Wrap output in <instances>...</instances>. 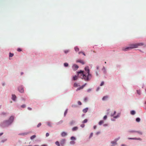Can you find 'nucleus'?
Here are the masks:
<instances>
[{"instance_id": "1", "label": "nucleus", "mask_w": 146, "mask_h": 146, "mask_svg": "<svg viewBox=\"0 0 146 146\" xmlns=\"http://www.w3.org/2000/svg\"><path fill=\"white\" fill-rule=\"evenodd\" d=\"M85 72L80 70L77 72L78 76L81 78L84 79L85 81H88L91 79L92 75L90 73V70L88 66H86L84 68Z\"/></svg>"}, {"instance_id": "2", "label": "nucleus", "mask_w": 146, "mask_h": 146, "mask_svg": "<svg viewBox=\"0 0 146 146\" xmlns=\"http://www.w3.org/2000/svg\"><path fill=\"white\" fill-rule=\"evenodd\" d=\"M143 45V43H139L135 44H132L130 45V46L126 48L123 47L122 48L123 50L127 51L133 48H137L138 46H141Z\"/></svg>"}, {"instance_id": "3", "label": "nucleus", "mask_w": 146, "mask_h": 146, "mask_svg": "<svg viewBox=\"0 0 146 146\" xmlns=\"http://www.w3.org/2000/svg\"><path fill=\"white\" fill-rule=\"evenodd\" d=\"M14 119L13 116H11L8 120H6L5 121V123L7 125H9L11 124L13 121Z\"/></svg>"}, {"instance_id": "4", "label": "nucleus", "mask_w": 146, "mask_h": 146, "mask_svg": "<svg viewBox=\"0 0 146 146\" xmlns=\"http://www.w3.org/2000/svg\"><path fill=\"white\" fill-rule=\"evenodd\" d=\"M18 90L21 93H23L24 92L23 87L22 86H20L18 87Z\"/></svg>"}, {"instance_id": "5", "label": "nucleus", "mask_w": 146, "mask_h": 146, "mask_svg": "<svg viewBox=\"0 0 146 146\" xmlns=\"http://www.w3.org/2000/svg\"><path fill=\"white\" fill-rule=\"evenodd\" d=\"M66 140L65 139H62L60 141V143L61 145L63 146L65 143Z\"/></svg>"}, {"instance_id": "6", "label": "nucleus", "mask_w": 146, "mask_h": 146, "mask_svg": "<svg viewBox=\"0 0 146 146\" xmlns=\"http://www.w3.org/2000/svg\"><path fill=\"white\" fill-rule=\"evenodd\" d=\"M78 66L76 64H74L72 66V68L74 70H76L78 68Z\"/></svg>"}, {"instance_id": "7", "label": "nucleus", "mask_w": 146, "mask_h": 146, "mask_svg": "<svg viewBox=\"0 0 146 146\" xmlns=\"http://www.w3.org/2000/svg\"><path fill=\"white\" fill-rule=\"evenodd\" d=\"M77 62H79L81 63L82 64H84V61L82 60H77L76 61Z\"/></svg>"}, {"instance_id": "8", "label": "nucleus", "mask_w": 146, "mask_h": 146, "mask_svg": "<svg viewBox=\"0 0 146 146\" xmlns=\"http://www.w3.org/2000/svg\"><path fill=\"white\" fill-rule=\"evenodd\" d=\"M119 139H120V137H119L118 138L116 139L115 140V141H111V143H112L113 144V145H115L116 144H117L116 141L118 140H119Z\"/></svg>"}, {"instance_id": "9", "label": "nucleus", "mask_w": 146, "mask_h": 146, "mask_svg": "<svg viewBox=\"0 0 146 146\" xmlns=\"http://www.w3.org/2000/svg\"><path fill=\"white\" fill-rule=\"evenodd\" d=\"M86 83L84 85L82 86L77 88L76 90V91H78L81 89H82L84 88V87L86 85Z\"/></svg>"}, {"instance_id": "10", "label": "nucleus", "mask_w": 146, "mask_h": 146, "mask_svg": "<svg viewBox=\"0 0 146 146\" xmlns=\"http://www.w3.org/2000/svg\"><path fill=\"white\" fill-rule=\"evenodd\" d=\"M129 139H133V140H141V139L140 138H128Z\"/></svg>"}, {"instance_id": "11", "label": "nucleus", "mask_w": 146, "mask_h": 146, "mask_svg": "<svg viewBox=\"0 0 146 146\" xmlns=\"http://www.w3.org/2000/svg\"><path fill=\"white\" fill-rule=\"evenodd\" d=\"M67 135V133L64 132H62V133L61 134V135L62 137L65 136H66Z\"/></svg>"}, {"instance_id": "12", "label": "nucleus", "mask_w": 146, "mask_h": 146, "mask_svg": "<svg viewBox=\"0 0 146 146\" xmlns=\"http://www.w3.org/2000/svg\"><path fill=\"white\" fill-rule=\"evenodd\" d=\"M16 98V96L15 95H12V99L14 100L15 101Z\"/></svg>"}, {"instance_id": "13", "label": "nucleus", "mask_w": 146, "mask_h": 146, "mask_svg": "<svg viewBox=\"0 0 146 146\" xmlns=\"http://www.w3.org/2000/svg\"><path fill=\"white\" fill-rule=\"evenodd\" d=\"M78 127H74L72 128V130L73 131H76L78 129Z\"/></svg>"}, {"instance_id": "14", "label": "nucleus", "mask_w": 146, "mask_h": 146, "mask_svg": "<svg viewBox=\"0 0 146 146\" xmlns=\"http://www.w3.org/2000/svg\"><path fill=\"white\" fill-rule=\"evenodd\" d=\"M88 108H85L83 110V112L84 113H86L87 111L88 110Z\"/></svg>"}, {"instance_id": "15", "label": "nucleus", "mask_w": 146, "mask_h": 146, "mask_svg": "<svg viewBox=\"0 0 146 146\" xmlns=\"http://www.w3.org/2000/svg\"><path fill=\"white\" fill-rule=\"evenodd\" d=\"M47 125L49 127H52V123L50 122H48L46 123Z\"/></svg>"}, {"instance_id": "16", "label": "nucleus", "mask_w": 146, "mask_h": 146, "mask_svg": "<svg viewBox=\"0 0 146 146\" xmlns=\"http://www.w3.org/2000/svg\"><path fill=\"white\" fill-rule=\"evenodd\" d=\"M76 52H78L79 51V49L77 46H76L74 48Z\"/></svg>"}, {"instance_id": "17", "label": "nucleus", "mask_w": 146, "mask_h": 146, "mask_svg": "<svg viewBox=\"0 0 146 146\" xmlns=\"http://www.w3.org/2000/svg\"><path fill=\"white\" fill-rule=\"evenodd\" d=\"M36 137V136L35 135H33L32 136H31L30 137V139L31 140H33V139H34Z\"/></svg>"}, {"instance_id": "18", "label": "nucleus", "mask_w": 146, "mask_h": 146, "mask_svg": "<svg viewBox=\"0 0 146 146\" xmlns=\"http://www.w3.org/2000/svg\"><path fill=\"white\" fill-rule=\"evenodd\" d=\"M78 79V77L76 76H75L73 77V79L74 80H76Z\"/></svg>"}, {"instance_id": "19", "label": "nucleus", "mask_w": 146, "mask_h": 146, "mask_svg": "<svg viewBox=\"0 0 146 146\" xmlns=\"http://www.w3.org/2000/svg\"><path fill=\"white\" fill-rule=\"evenodd\" d=\"M135 113V112L133 110L131 111V114L132 115H134Z\"/></svg>"}, {"instance_id": "20", "label": "nucleus", "mask_w": 146, "mask_h": 146, "mask_svg": "<svg viewBox=\"0 0 146 146\" xmlns=\"http://www.w3.org/2000/svg\"><path fill=\"white\" fill-rule=\"evenodd\" d=\"M108 98L107 96H104L102 98V100H105Z\"/></svg>"}, {"instance_id": "21", "label": "nucleus", "mask_w": 146, "mask_h": 146, "mask_svg": "<svg viewBox=\"0 0 146 146\" xmlns=\"http://www.w3.org/2000/svg\"><path fill=\"white\" fill-rule=\"evenodd\" d=\"M104 122V121L103 120H101L100 121L99 123V125H101Z\"/></svg>"}, {"instance_id": "22", "label": "nucleus", "mask_w": 146, "mask_h": 146, "mask_svg": "<svg viewBox=\"0 0 146 146\" xmlns=\"http://www.w3.org/2000/svg\"><path fill=\"white\" fill-rule=\"evenodd\" d=\"M81 53H82V54H83L84 56H86V54L84 53V52H78L79 54H80Z\"/></svg>"}, {"instance_id": "23", "label": "nucleus", "mask_w": 146, "mask_h": 146, "mask_svg": "<svg viewBox=\"0 0 146 146\" xmlns=\"http://www.w3.org/2000/svg\"><path fill=\"white\" fill-rule=\"evenodd\" d=\"M136 121L137 122H139L140 121V119L139 117L137 118L136 119Z\"/></svg>"}, {"instance_id": "24", "label": "nucleus", "mask_w": 146, "mask_h": 146, "mask_svg": "<svg viewBox=\"0 0 146 146\" xmlns=\"http://www.w3.org/2000/svg\"><path fill=\"white\" fill-rule=\"evenodd\" d=\"M88 120L87 119H85L82 122L83 123H86L87 122Z\"/></svg>"}, {"instance_id": "25", "label": "nucleus", "mask_w": 146, "mask_h": 146, "mask_svg": "<svg viewBox=\"0 0 146 146\" xmlns=\"http://www.w3.org/2000/svg\"><path fill=\"white\" fill-rule=\"evenodd\" d=\"M55 144L58 146H60V145L58 141H56V142Z\"/></svg>"}, {"instance_id": "26", "label": "nucleus", "mask_w": 146, "mask_h": 146, "mask_svg": "<svg viewBox=\"0 0 146 146\" xmlns=\"http://www.w3.org/2000/svg\"><path fill=\"white\" fill-rule=\"evenodd\" d=\"M13 56V53H9V57H12Z\"/></svg>"}, {"instance_id": "27", "label": "nucleus", "mask_w": 146, "mask_h": 146, "mask_svg": "<svg viewBox=\"0 0 146 146\" xmlns=\"http://www.w3.org/2000/svg\"><path fill=\"white\" fill-rule=\"evenodd\" d=\"M74 86L75 87H77L78 86V85L77 83H75L74 84Z\"/></svg>"}, {"instance_id": "28", "label": "nucleus", "mask_w": 146, "mask_h": 146, "mask_svg": "<svg viewBox=\"0 0 146 146\" xmlns=\"http://www.w3.org/2000/svg\"><path fill=\"white\" fill-rule=\"evenodd\" d=\"M64 66H65V67H67L68 66V63H65L64 64Z\"/></svg>"}, {"instance_id": "29", "label": "nucleus", "mask_w": 146, "mask_h": 146, "mask_svg": "<svg viewBox=\"0 0 146 146\" xmlns=\"http://www.w3.org/2000/svg\"><path fill=\"white\" fill-rule=\"evenodd\" d=\"M70 143L71 144H74L75 143V142L73 141H70Z\"/></svg>"}, {"instance_id": "30", "label": "nucleus", "mask_w": 146, "mask_h": 146, "mask_svg": "<svg viewBox=\"0 0 146 146\" xmlns=\"http://www.w3.org/2000/svg\"><path fill=\"white\" fill-rule=\"evenodd\" d=\"M69 52V50H66L64 51V53L66 54L67 53H68Z\"/></svg>"}, {"instance_id": "31", "label": "nucleus", "mask_w": 146, "mask_h": 146, "mask_svg": "<svg viewBox=\"0 0 146 146\" xmlns=\"http://www.w3.org/2000/svg\"><path fill=\"white\" fill-rule=\"evenodd\" d=\"M137 93L139 94V95H140L141 94V92L140 90H137Z\"/></svg>"}, {"instance_id": "32", "label": "nucleus", "mask_w": 146, "mask_h": 146, "mask_svg": "<svg viewBox=\"0 0 146 146\" xmlns=\"http://www.w3.org/2000/svg\"><path fill=\"white\" fill-rule=\"evenodd\" d=\"M71 139L72 140H75L76 139V138L72 136L71 137Z\"/></svg>"}, {"instance_id": "33", "label": "nucleus", "mask_w": 146, "mask_h": 146, "mask_svg": "<svg viewBox=\"0 0 146 146\" xmlns=\"http://www.w3.org/2000/svg\"><path fill=\"white\" fill-rule=\"evenodd\" d=\"M88 100V98H85L84 99V101L85 102H86Z\"/></svg>"}, {"instance_id": "34", "label": "nucleus", "mask_w": 146, "mask_h": 146, "mask_svg": "<svg viewBox=\"0 0 146 146\" xmlns=\"http://www.w3.org/2000/svg\"><path fill=\"white\" fill-rule=\"evenodd\" d=\"M41 125V123H39L37 125V127H38L40 126Z\"/></svg>"}, {"instance_id": "35", "label": "nucleus", "mask_w": 146, "mask_h": 146, "mask_svg": "<svg viewBox=\"0 0 146 146\" xmlns=\"http://www.w3.org/2000/svg\"><path fill=\"white\" fill-rule=\"evenodd\" d=\"M21 107L22 108H25L26 107V105L25 104H23L21 105Z\"/></svg>"}, {"instance_id": "36", "label": "nucleus", "mask_w": 146, "mask_h": 146, "mask_svg": "<svg viewBox=\"0 0 146 146\" xmlns=\"http://www.w3.org/2000/svg\"><path fill=\"white\" fill-rule=\"evenodd\" d=\"M67 110H66L65 111V112H64V116H65L66 115V114H67Z\"/></svg>"}, {"instance_id": "37", "label": "nucleus", "mask_w": 146, "mask_h": 146, "mask_svg": "<svg viewBox=\"0 0 146 146\" xmlns=\"http://www.w3.org/2000/svg\"><path fill=\"white\" fill-rule=\"evenodd\" d=\"M104 82H102L100 84V86H102L104 85Z\"/></svg>"}, {"instance_id": "38", "label": "nucleus", "mask_w": 146, "mask_h": 146, "mask_svg": "<svg viewBox=\"0 0 146 146\" xmlns=\"http://www.w3.org/2000/svg\"><path fill=\"white\" fill-rule=\"evenodd\" d=\"M17 50L18 52H20L22 51V50L20 48H18L17 49Z\"/></svg>"}, {"instance_id": "39", "label": "nucleus", "mask_w": 146, "mask_h": 146, "mask_svg": "<svg viewBox=\"0 0 146 146\" xmlns=\"http://www.w3.org/2000/svg\"><path fill=\"white\" fill-rule=\"evenodd\" d=\"M107 115H106L105 116H104V120H106L107 118Z\"/></svg>"}, {"instance_id": "40", "label": "nucleus", "mask_w": 146, "mask_h": 146, "mask_svg": "<svg viewBox=\"0 0 146 146\" xmlns=\"http://www.w3.org/2000/svg\"><path fill=\"white\" fill-rule=\"evenodd\" d=\"M27 134H28L27 133H21V134H20V135H27Z\"/></svg>"}, {"instance_id": "41", "label": "nucleus", "mask_w": 146, "mask_h": 146, "mask_svg": "<svg viewBox=\"0 0 146 146\" xmlns=\"http://www.w3.org/2000/svg\"><path fill=\"white\" fill-rule=\"evenodd\" d=\"M74 121H72L70 122V124L71 125H72V124H73L74 123Z\"/></svg>"}, {"instance_id": "42", "label": "nucleus", "mask_w": 146, "mask_h": 146, "mask_svg": "<svg viewBox=\"0 0 146 146\" xmlns=\"http://www.w3.org/2000/svg\"><path fill=\"white\" fill-rule=\"evenodd\" d=\"M136 132L138 133H139L140 135H142V133L141 132L136 131Z\"/></svg>"}, {"instance_id": "43", "label": "nucleus", "mask_w": 146, "mask_h": 146, "mask_svg": "<svg viewBox=\"0 0 146 146\" xmlns=\"http://www.w3.org/2000/svg\"><path fill=\"white\" fill-rule=\"evenodd\" d=\"M62 122H63V121H60L59 122H58V124H60L62 123Z\"/></svg>"}, {"instance_id": "44", "label": "nucleus", "mask_w": 146, "mask_h": 146, "mask_svg": "<svg viewBox=\"0 0 146 146\" xmlns=\"http://www.w3.org/2000/svg\"><path fill=\"white\" fill-rule=\"evenodd\" d=\"M136 131H129V132L130 133H134V132H136Z\"/></svg>"}, {"instance_id": "45", "label": "nucleus", "mask_w": 146, "mask_h": 146, "mask_svg": "<svg viewBox=\"0 0 146 146\" xmlns=\"http://www.w3.org/2000/svg\"><path fill=\"white\" fill-rule=\"evenodd\" d=\"M78 104L80 105H82V103L80 101H78Z\"/></svg>"}, {"instance_id": "46", "label": "nucleus", "mask_w": 146, "mask_h": 146, "mask_svg": "<svg viewBox=\"0 0 146 146\" xmlns=\"http://www.w3.org/2000/svg\"><path fill=\"white\" fill-rule=\"evenodd\" d=\"M85 126V125L84 124H82L80 125V126L82 127H84Z\"/></svg>"}, {"instance_id": "47", "label": "nucleus", "mask_w": 146, "mask_h": 146, "mask_svg": "<svg viewBox=\"0 0 146 146\" xmlns=\"http://www.w3.org/2000/svg\"><path fill=\"white\" fill-rule=\"evenodd\" d=\"M49 133H46V137H48L49 135Z\"/></svg>"}, {"instance_id": "48", "label": "nucleus", "mask_w": 146, "mask_h": 146, "mask_svg": "<svg viewBox=\"0 0 146 146\" xmlns=\"http://www.w3.org/2000/svg\"><path fill=\"white\" fill-rule=\"evenodd\" d=\"M93 133H91L90 135V138L91 137H92L93 136Z\"/></svg>"}, {"instance_id": "49", "label": "nucleus", "mask_w": 146, "mask_h": 146, "mask_svg": "<svg viewBox=\"0 0 146 146\" xmlns=\"http://www.w3.org/2000/svg\"><path fill=\"white\" fill-rule=\"evenodd\" d=\"M116 113V112L115 111L114 112V114H111V116H113Z\"/></svg>"}, {"instance_id": "50", "label": "nucleus", "mask_w": 146, "mask_h": 146, "mask_svg": "<svg viewBox=\"0 0 146 146\" xmlns=\"http://www.w3.org/2000/svg\"><path fill=\"white\" fill-rule=\"evenodd\" d=\"M28 110H32V108L30 107L28 108Z\"/></svg>"}, {"instance_id": "51", "label": "nucleus", "mask_w": 146, "mask_h": 146, "mask_svg": "<svg viewBox=\"0 0 146 146\" xmlns=\"http://www.w3.org/2000/svg\"><path fill=\"white\" fill-rule=\"evenodd\" d=\"M118 117H119V116L117 115V116H114V118H117Z\"/></svg>"}, {"instance_id": "52", "label": "nucleus", "mask_w": 146, "mask_h": 146, "mask_svg": "<svg viewBox=\"0 0 146 146\" xmlns=\"http://www.w3.org/2000/svg\"><path fill=\"white\" fill-rule=\"evenodd\" d=\"M6 139H5V140H2V141H1V142H3H3H4V141H6Z\"/></svg>"}, {"instance_id": "53", "label": "nucleus", "mask_w": 146, "mask_h": 146, "mask_svg": "<svg viewBox=\"0 0 146 146\" xmlns=\"http://www.w3.org/2000/svg\"><path fill=\"white\" fill-rule=\"evenodd\" d=\"M99 89H100V88L99 87L97 88L96 90L97 91H98L99 90Z\"/></svg>"}, {"instance_id": "54", "label": "nucleus", "mask_w": 146, "mask_h": 146, "mask_svg": "<svg viewBox=\"0 0 146 146\" xmlns=\"http://www.w3.org/2000/svg\"><path fill=\"white\" fill-rule=\"evenodd\" d=\"M96 126L95 125V126H94V129H95L96 128Z\"/></svg>"}, {"instance_id": "55", "label": "nucleus", "mask_w": 146, "mask_h": 146, "mask_svg": "<svg viewBox=\"0 0 146 146\" xmlns=\"http://www.w3.org/2000/svg\"><path fill=\"white\" fill-rule=\"evenodd\" d=\"M3 134V133H0V136L1 135H2Z\"/></svg>"}, {"instance_id": "56", "label": "nucleus", "mask_w": 146, "mask_h": 146, "mask_svg": "<svg viewBox=\"0 0 146 146\" xmlns=\"http://www.w3.org/2000/svg\"><path fill=\"white\" fill-rule=\"evenodd\" d=\"M6 113H2V114H3V115H5V114Z\"/></svg>"}, {"instance_id": "57", "label": "nucleus", "mask_w": 146, "mask_h": 146, "mask_svg": "<svg viewBox=\"0 0 146 146\" xmlns=\"http://www.w3.org/2000/svg\"><path fill=\"white\" fill-rule=\"evenodd\" d=\"M41 146H47V145H42Z\"/></svg>"}, {"instance_id": "58", "label": "nucleus", "mask_w": 146, "mask_h": 146, "mask_svg": "<svg viewBox=\"0 0 146 146\" xmlns=\"http://www.w3.org/2000/svg\"><path fill=\"white\" fill-rule=\"evenodd\" d=\"M21 75H22V74H23V72H21Z\"/></svg>"}, {"instance_id": "59", "label": "nucleus", "mask_w": 146, "mask_h": 146, "mask_svg": "<svg viewBox=\"0 0 146 146\" xmlns=\"http://www.w3.org/2000/svg\"><path fill=\"white\" fill-rule=\"evenodd\" d=\"M105 64H106V62H105Z\"/></svg>"}, {"instance_id": "60", "label": "nucleus", "mask_w": 146, "mask_h": 146, "mask_svg": "<svg viewBox=\"0 0 146 146\" xmlns=\"http://www.w3.org/2000/svg\"><path fill=\"white\" fill-rule=\"evenodd\" d=\"M31 146V145H29V146Z\"/></svg>"}]
</instances>
